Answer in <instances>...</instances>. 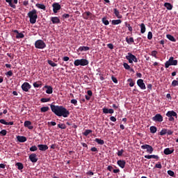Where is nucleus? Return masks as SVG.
Here are the masks:
<instances>
[{
	"instance_id": "nucleus-50",
	"label": "nucleus",
	"mask_w": 178,
	"mask_h": 178,
	"mask_svg": "<svg viewBox=\"0 0 178 178\" xmlns=\"http://www.w3.org/2000/svg\"><path fill=\"white\" fill-rule=\"evenodd\" d=\"M123 152H124V150L123 149H122L121 150H118L117 155L118 156H122V155H123Z\"/></svg>"
},
{
	"instance_id": "nucleus-53",
	"label": "nucleus",
	"mask_w": 178,
	"mask_h": 178,
	"mask_svg": "<svg viewBox=\"0 0 178 178\" xmlns=\"http://www.w3.org/2000/svg\"><path fill=\"white\" fill-rule=\"evenodd\" d=\"M172 87H176V86H178V81H177V80L172 81Z\"/></svg>"
},
{
	"instance_id": "nucleus-32",
	"label": "nucleus",
	"mask_w": 178,
	"mask_h": 178,
	"mask_svg": "<svg viewBox=\"0 0 178 178\" xmlns=\"http://www.w3.org/2000/svg\"><path fill=\"white\" fill-rule=\"evenodd\" d=\"M149 130H150V133H152V134H155V133L157 131L158 129L155 126H152V127H150Z\"/></svg>"
},
{
	"instance_id": "nucleus-26",
	"label": "nucleus",
	"mask_w": 178,
	"mask_h": 178,
	"mask_svg": "<svg viewBox=\"0 0 178 178\" xmlns=\"http://www.w3.org/2000/svg\"><path fill=\"white\" fill-rule=\"evenodd\" d=\"M164 6L168 10H172L173 9V6L170 3H165Z\"/></svg>"
},
{
	"instance_id": "nucleus-27",
	"label": "nucleus",
	"mask_w": 178,
	"mask_h": 178,
	"mask_svg": "<svg viewBox=\"0 0 178 178\" xmlns=\"http://www.w3.org/2000/svg\"><path fill=\"white\" fill-rule=\"evenodd\" d=\"M126 42H127V44H129V45H131V44L134 43V38H129V37H127Z\"/></svg>"
},
{
	"instance_id": "nucleus-63",
	"label": "nucleus",
	"mask_w": 178,
	"mask_h": 178,
	"mask_svg": "<svg viewBox=\"0 0 178 178\" xmlns=\"http://www.w3.org/2000/svg\"><path fill=\"white\" fill-rule=\"evenodd\" d=\"M104 113H108V109L106 108H103L102 109Z\"/></svg>"
},
{
	"instance_id": "nucleus-21",
	"label": "nucleus",
	"mask_w": 178,
	"mask_h": 178,
	"mask_svg": "<svg viewBox=\"0 0 178 178\" xmlns=\"http://www.w3.org/2000/svg\"><path fill=\"white\" fill-rule=\"evenodd\" d=\"M114 15L118 17V19H122V16L120 15V12H119V10L118 8L113 9Z\"/></svg>"
},
{
	"instance_id": "nucleus-41",
	"label": "nucleus",
	"mask_w": 178,
	"mask_h": 178,
	"mask_svg": "<svg viewBox=\"0 0 178 178\" xmlns=\"http://www.w3.org/2000/svg\"><path fill=\"white\" fill-rule=\"evenodd\" d=\"M168 133V129H163L161 131H160V136H165V134H167Z\"/></svg>"
},
{
	"instance_id": "nucleus-35",
	"label": "nucleus",
	"mask_w": 178,
	"mask_h": 178,
	"mask_svg": "<svg viewBox=\"0 0 178 178\" xmlns=\"http://www.w3.org/2000/svg\"><path fill=\"white\" fill-rule=\"evenodd\" d=\"M47 63H49V65H50V66H51L52 67H55L58 66V64L55 63L51 60H48Z\"/></svg>"
},
{
	"instance_id": "nucleus-13",
	"label": "nucleus",
	"mask_w": 178,
	"mask_h": 178,
	"mask_svg": "<svg viewBox=\"0 0 178 178\" xmlns=\"http://www.w3.org/2000/svg\"><path fill=\"white\" fill-rule=\"evenodd\" d=\"M165 115L168 118L174 117V118H176V119H177V113L174 111H168Z\"/></svg>"
},
{
	"instance_id": "nucleus-6",
	"label": "nucleus",
	"mask_w": 178,
	"mask_h": 178,
	"mask_svg": "<svg viewBox=\"0 0 178 178\" xmlns=\"http://www.w3.org/2000/svg\"><path fill=\"white\" fill-rule=\"evenodd\" d=\"M35 47L38 49H43V48H45V43L44 41L38 40L35 42Z\"/></svg>"
},
{
	"instance_id": "nucleus-52",
	"label": "nucleus",
	"mask_w": 178,
	"mask_h": 178,
	"mask_svg": "<svg viewBox=\"0 0 178 178\" xmlns=\"http://www.w3.org/2000/svg\"><path fill=\"white\" fill-rule=\"evenodd\" d=\"M6 76H8L9 77H11V76H13V72L12 70H10L6 73Z\"/></svg>"
},
{
	"instance_id": "nucleus-23",
	"label": "nucleus",
	"mask_w": 178,
	"mask_h": 178,
	"mask_svg": "<svg viewBox=\"0 0 178 178\" xmlns=\"http://www.w3.org/2000/svg\"><path fill=\"white\" fill-rule=\"evenodd\" d=\"M145 158L146 159H151L153 158V159H159V156L158 155L152 154V155H145Z\"/></svg>"
},
{
	"instance_id": "nucleus-31",
	"label": "nucleus",
	"mask_w": 178,
	"mask_h": 178,
	"mask_svg": "<svg viewBox=\"0 0 178 178\" xmlns=\"http://www.w3.org/2000/svg\"><path fill=\"white\" fill-rule=\"evenodd\" d=\"M79 51H80V52H83V51H90V48L88 47L83 46L79 48Z\"/></svg>"
},
{
	"instance_id": "nucleus-16",
	"label": "nucleus",
	"mask_w": 178,
	"mask_h": 178,
	"mask_svg": "<svg viewBox=\"0 0 178 178\" xmlns=\"http://www.w3.org/2000/svg\"><path fill=\"white\" fill-rule=\"evenodd\" d=\"M51 22H52L53 24H59L60 19L58 17H51Z\"/></svg>"
},
{
	"instance_id": "nucleus-11",
	"label": "nucleus",
	"mask_w": 178,
	"mask_h": 178,
	"mask_svg": "<svg viewBox=\"0 0 178 178\" xmlns=\"http://www.w3.org/2000/svg\"><path fill=\"white\" fill-rule=\"evenodd\" d=\"M54 13H58V10H60L61 6L59 3H54L52 4Z\"/></svg>"
},
{
	"instance_id": "nucleus-42",
	"label": "nucleus",
	"mask_w": 178,
	"mask_h": 178,
	"mask_svg": "<svg viewBox=\"0 0 178 178\" xmlns=\"http://www.w3.org/2000/svg\"><path fill=\"white\" fill-rule=\"evenodd\" d=\"M156 55H158V51L154 50L151 52V56H154V58H155L156 59L158 58V57L156 56Z\"/></svg>"
},
{
	"instance_id": "nucleus-44",
	"label": "nucleus",
	"mask_w": 178,
	"mask_h": 178,
	"mask_svg": "<svg viewBox=\"0 0 178 178\" xmlns=\"http://www.w3.org/2000/svg\"><path fill=\"white\" fill-rule=\"evenodd\" d=\"M8 134V131L6 129H3L0 131V136H5Z\"/></svg>"
},
{
	"instance_id": "nucleus-2",
	"label": "nucleus",
	"mask_w": 178,
	"mask_h": 178,
	"mask_svg": "<svg viewBox=\"0 0 178 178\" xmlns=\"http://www.w3.org/2000/svg\"><path fill=\"white\" fill-rule=\"evenodd\" d=\"M28 16L30 19V23H31V24H35L38 17V15H37V10L35 9H33L31 11H29L28 13Z\"/></svg>"
},
{
	"instance_id": "nucleus-18",
	"label": "nucleus",
	"mask_w": 178,
	"mask_h": 178,
	"mask_svg": "<svg viewBox=\"0 0 178 178\" xmlns=\"http://www.w3.org/2000/svg\"><path fill=\"white\" fill-rule=\"evenodd\" d=\"M165 155H170V154H173L175 152V149H171L169 147H167L163 151Z\"/></svg>"
},
{
	"instance_id": "nucleus-54",
	"label": "nucleus",
	"mask_w": 178,
	"mask_h": 178,
	"mask_svg": "<svg viewBox=\"0 0 178 178\" xmlns=\"http://www.w3.org/2000/svg\"><path fill=\"white\" fill-rule=\"evenodd\" d=\"M38 148L37 146L34 145L30 147V151L34 152V151H37Z\"/></svg>"
},
{
	"instance_id": "nucleus-56",
	"label": "nucleus",
	"mask_w": 178,
	"mask_h": 178,
	"mask_svg": "<svg viewBox=\"0 0 178 178\" xmlns=\"http://www.w3.org/2000/svg\"><path fill=\"white\" fill-rule=\"evenodd\" d=\"M0 123H1V124H5L6 126H7L8 124V122H6V120H5L4 119H1Z\"/></svg>"
},
{
	"instance_id": "nucleus-19",
	"label": "nucleus",
	"mask_w": 178,
	"mask_h": 178,
	"mask_svg": "<svg viewBox=\"0 0 178 178\" xmlns=\"http://www.w3.org/2000/svg\"><path fill=\"white\" fill-rule=\"evenodd\" d=\"M45 90L47 94H52L54 92V88L51 86H45Z\"/></svg>"
},
{
	"instance_id": "nucleus-7",
	"label": "nucleus",
	"mask_w": 178,
	"mask_h": 178,
	"mask_svg": "<svg viewBox=\"0 0 178 178\" xmlns=\"http://www.w3.org/2000/svg\"><path fill=\"white\" fill-rule=\"evenodd\" d=\"M83 19H85L86 20H88V19H90L91 20H92L94 19V17H95V16L92 15V13H91V12L90 11H86L83 13Z\"/></svg>"
},
{
	"instance_id": "nucleus-14",
	"label": "nucleus",
	"mask_w": 178,
	"mask_h": 178,
	"mask_svg": "<svg viewBox=\"0 0 178 178\" xmlns=\"http://www.w3.org/2000/svg\"><path fill=\"white\" fill-rule=\"evenodd\" d=\"M117 165H118L121 169H124V166H126V161L124 160H118L117 161Z\"/></svg>"
},
{
	"instance_id": "nucleus-20",
	"label": "nucleus",
	"mask_w": 178,
	"mask_h": 178,
	"mask_svg": "<svg viewBox=\"0 0 178 178\" xmlns=\"http://www.w3.org/2000/svg\"><path fill=\"white\" fill-rule=\"evenodd\" d=\"M17 140L19 143H26V141H27V138H26V136H17Z\"/></svg>"
},
{
	"instance_id": "nucleus-24",
	"label": "nucleus",
	"mask_w": 178,
	"mask_h": 178,
	"mask_svg": "<svg viewBox=\"0 0 178 178\" xmlns=\"http://www.w3.org/2000/svg\"><path fill=\"white\" fill-rule=\"evenodd\" d=\"M87 94H88V95H86V96H85V98H86V99L87 100V101H90V97H92V91H91V90H88L87 91Z\"/></svg>"
},
{
	"instance_id": "nucleus-28",
	"label": "nucleus",
	"mask_w": 178,
	"mask_h": 178,
	"mask_svg": "<svg viewBox=\"0 0 178 178\" xmlns=\"http://www.w3.org/2000/svg\"><path fill=\"white\" fill-rule=\"evenodd\" d=\"M140 33L141 34H144V33H145V24L144 23H142L140 24Z\"/></svg>"
},
{
	"instance_id": "nucleus-60",
	"label": "nucleus",
	"mask_w": 178,
	"mask_h": 178,
	"mask_svg": "<svg viewBox=\"0 0 178 178\" xmlns=\"http://www.w3.org/2000/svg\"><path fill=\"white\" fill-rule=\"evenodd\" d=\"M8 3H9V6H10V8H13V9H16V5L13 4V3H12V1Z\"/></svg>"
},
{
	"instance_id": "nucleus-39",
	"label": "nucleus",
	"mask_w": 178,
	"mask_h": 178,
	"mask_svg": "<svg viewBox=\"0 0 178 178\" xmlns=\"http://www.w3.org/2000/svg\"><path fill=\"white\" fill-rule=\"evenodd\" d=\"M35 6H36L37 8H38L39 9H43V10H45V5H44V4L37 3V4L35 5Z\"/></svg>"
},
{
	"instance_id": "nucleus-12",
	"label": "nucleus",
	"mask_w": 178,
	"mask_h": 178,
	"mask_svg": "<svg viewBox=\"0 0 178 178\" xmlns=\"http://www.w3.org/2000/svg\"><path fill=\"white\" fill-rule=\"evenodd\" d=\"M137 84L141 90H145L147 88V87L145 86V83H144V80L143 79H138L137 81Z\"/></svg>"
},
{
	"instance_id": "nucleus-33",
	"label": "nucleus",
	"mask_w": 178,
	"mask_h": 178,
	"mask_svg": "<svg viewBox=\"0 0 178 178\" xmlns=\"http://www.w3.org/2000/svg\"><path fill=\"white\" fill-rule=\"evenodd\" d=\"M124 25H125L126 27H127L129 31H130L131 33L133 32V27H131L130 24H129L127 22H125Z\"/></svg>"
},
{
	"instance_id": "nucleus-59",
	"label": "nucleus",
	"mask_w": 178,
	"mask_h": 178,
	"mask_svg": "<svg viewBox=\"0 0 178 178\" xmlns=\"http://www.w3.org/2000/svg\"><path fill=\"white\" fill-rule=\"evenodd\" d=\"M63 19H69L70 17V15L69 14H63Z\"/></svg>"
},
{
	"instance_id": "nucleus-30",
	"label": "nucleus",
	"mask_w": 178,
	"mask_h": 178,
	"mask_svg": "<svg viewBox=\"0 0 178 178\" xmlns=\"http://www.w3.org/2000/svg\"><path fill=\"white\" fill-rule=\"evenodd\" d=\"M112 24H113V26H116L118 24H120V23H122V20L121 19H113L111 21Z\"/></svg>"
},
{
	"instance_id": "nucleus-1",
	"label": "nucleus",
	"mask_w": 178,
	"mask_h": 178,
	"mask_svg": "<svg viewBox=\"0 0 178 178\" xmlns=\"http://www.w3.org/2000/svg\"><path fill=\"white\" fill-rule=\"evenodd\" d=\"M51 111L56 115V116H63V118H67L70 113L69 110L63 107V106H55L51 104Z\"/></svg>"
},
{
	"instance_id": "nucleus-64",
	"label": "nucleus",
	"mask_w": 178,
	"mask_h": 178,
	"mask_svg": "<svg viewBox=\"0 0 178 178\" xmlns=\"http://www.w3.org/2000/svg\"><path fill=\"white\" fill-rule=\"evenodd\" d=\"M110 120H111V122H116V118H115V117H113V116H111V117L110 118Z\"/></svg>"
},
{
	"instance_id": "nucleus-48",
	"label": "nucleus",
	"mask_w": 178,
	"mask_h": 178,
	"mask_svg": "<svg viewBox=\"0 0 178 178\" xmlns=\"http://www.w3.org/2000/svg\"><path fill=\"white\" fill-rule=\"evenodd\" d=\"M58 127H59V129H66V125L65 124H58Z\"/></svg>"
},
{
	"instance_id": "nucleus-43",
	"label": "nucleus",
	"mask_w": 178,
	"mask_h": 178,
	"mask_svg": "<svg viewBox=\"0 0 178 178\" xmlns=\"http://www.w3.org/2000/svg\"><path fill=\"white\" fill-rule=\"evenodd\" d=\"M33 87H35V88H38V87H41V82L38 81L33 83Z\"/></svg>"
},
{
	"instance_id": "nucleus-62",
	"label": "nucleus",
	"mask_w": 178,
	"mask_h": 178,
	"mask_svg": "<svg viewBox=\"0 0 178 178\" xmlns=\"http://www.w3.org/2000/svg\"><path fill=\"white\" fill-rule=\"evenodd\" d=\"M167 134L168 136H172V134H173V131L167 129Z\"/></svg>"
},
{
	"instance_id": "nucleus-45",
	"label": "nucleus",
	"mask_w": 178,
	"mask_h": 178,
	"mask_svg": "<svg viewBox=\"0 0 178 178\" xmlns=\"http://www.w3.org/2000/svg\"><path fill=\"white\" fill-rule=\"evenodd\" d=\"M167 173L169 175V176H171V177H175V172L172 170H168Z\"/></svg>"
},
{
	"instance_id": "nucleus-25",
	"label": "nucleus",
	"mask_w": 178,
	"mask_h": 178,
	"mask_svg": "<svg viewBox=\"0 0 178 178\" xmlns=\"http://www.w3.org/2000/svg\"><path fill=\"white\" fill-rule=\"evenodd\" d=\"M166 38L170 41H172V42H176V38H175V37L173 35H172L170 34H168V35H166Z\"/></svg>"
},
{
	"instance_id": "nucleus-34",
	"label": "nucleus",
	"mask_w": 178,
	"mask_h": 178,
	"mask_svg": "<svg viewBox=\"0 0 178 178\" xmlns=\"http://www.w3.org/2000/svg\"><path fill=\"white\" fill-rule=\"evenodd\" d=\"M127 82L129 83V87H134V84H136V82L132 79H128Z\"/></svg>"
},
{
	"instance_id": "nucleus-4",
	"label": "nucleus",
	"mask_w": 178,
	"mask_h": 178,
	"mask_svg": "<svg viewBox=\"0 0 178 178\" xmlns=\"http://www.w3.org/2000/svg\"><path fill=\"white\" fill-rule=\"evenodd\" d=\"M89 62L86 58L76 59L74 62V66H87Z\"/></svg>"
},
{
	"instance_id": "nucleus-51",
	"label": "nucleus",
	"mask_w": 178,
	"mask_h": 178,
	"mask_svg": "<svg viewBox=\"0 0 178 178\" xmlns=\"http://www.w3.org/2000/svg\"><path fill=\"white\" fill-rule=\"evenodd\" d=\"M111 80L113 81V83H115V84H118V79L113 75L111 76Z\"/></svg>"
},
{
	"instance_id": "nucleus-10",
	"label": "nucleus",
	"mask_w": 178,
	"mask_h": 178,
	"mask_svg": "<svg viewBox=\"0 0 178 178\" xmlns=\"http://www.w3.org/2000/svg\"><path fill=\"white\" fill-rule=\"evenodd\" d=\"M22 89L25 91V92H29V90H30V88H31V85H30V83H29V82H24L22 85Z\"/></svg>"
},
{
	"instance_id": "nucleus-37",
	"label": "nucleus",
	"mask_w": 178,
	"mask_h": 178,
	"mask_svg": "<svg viewBox=\"0 0 178 178\" xmlns=\"http://www.w3.org/2000/svg\"><path fill=\"white\" fill-rule=\"evenodd\" d=\"M16 166H17V169L19 170H22L23 168H24V166L23 165V163H17Z\"/></svg>"
},
{
	"instance_id": "nucleus-5",
	"label": "nucleus",
	"mask_w": 178,
	"mask_h": 178,
	"mask_svg": "<svg viewBox=\"0 0 178 178\" xmlns=\"http://www.w3.org/2000/svg\"><path fill=\"white\" fill-rule=\"evenodd\" d=\"M126 59L129 61V63H133V62L137 63L138 62L137 57L131 53H128V55L126 56Z\"/></svg>"
},
{
	"instance_id": "nucleus-47",
	"label": "nucleus",
	"mask_w": 178,
	"mask_h": 178,
	"mask_svg": "<svg viewBox=\"0 0 178 178\" xmlns=\"http://www.w3.org/2000/svg\"><path fill=\"white\" fill-rule=\"evenodd\" d=\"M123 66L124 69H126V70H130V65H129V64H127V63H124Z\"/></svg>"
},
{
	"instance_id": "nucleus-17",
	"label": "nucleus",
	"mask_w": 178,
	"mask_h": 178,
	"mask_svg": "<svg viewBox=\"0 0 178 178\" xmlns=\"http://www.w3.org/2000/svg\"><path fill=\"white\" fill-rule=\"evenodd\" d=\"M24 127H27L29 130H33L34 127L31 126V122L29 120H26L24 123Z\"/></svg>"
},
{
	"instance_id": "nucleus-46",
	"label": "nucleus",
	"mask_w": 178,
	"mask_h": 178,
	"mask_svg": "<svg viewBox=\"0 0 178 178\" xmlns=\"http://www.w3.org/2000/svg\"><path fill=\"white\" fill-rule=\"evenodd\" d=\"M154 168H157V169H162V164L161 163V162H158Z\"/></svg>"
},
{
	"instance_id": "nucleus-61",
	"label": "nucleus",
	"mask_w": 178,
	"mask_h": 178,
	"mask_svg": "<svg viewBox=\"0 0 178 178\" xmlns=\"http://www.w3.org/2000/svg\"><path fill=\"white\" fill-rule=\"evenodd\" d=\"M108 48L110 49H113V44L112 43H109L107 44Z\"/></svg>"
},
{
	"instance_id": "nucleus-58",
	"label": "nucleus",
	"mask_w": 178,
	"mask_h": 178,
	"mask_svg": "<svg viewBox=\"0 0 178 178\" xmlns=\"http://www.w3.org/2000/svg\"><path fill=\"white\" fill-rule=\"evenodd\" d=\"M90 151H92V152H98V149L95 147H91Z\"/></svg>"
},
{
	"instance_id": "nucleus-15",
	"label": "nucleus",
	"mask_w": 178,
	"mask_h": 178,
	"mask_svg": "<svg viewBox=\"0 0 178 178\" xmlns=\"http://www.w3.org/2000/svg\"><path fill=\"white\" fill-rule=\"evenodd\" d=\"M29 159H30L31 162H33V163H35V162H37V161H38V159H37L36 154H31L29 156Z\"/></svg>"
},
{
	"instance_id": "nucleus-9",
	"label": "nucleus",
	"mask_w": 178,
	"mask_h": 178,
	"mask_svg": "<svg viewBox=\"0 0 178 178\" xmlns=\"http://www.w3.org/2000/svg\"><path fill=\"white\" fill-rule=\"evenodd\" d=\"M152 120L153 122H159V123H161V122H163V117L161 114H156Z\"/></svg>"
},
{
	"instance_id": "nucleus-57",
	"label": "nucleus",
	"mask_w": 178,
	"mask_h": 178,
	"mask_svg": "<svg viewBox=\"0 0 178 178\" xmlns=\"http://www.w3.org/2000/svg\"><path fill=\"white\" fill-rule=\"evenodd\" d=\"M48 126H56V122H47Z\"/></svg>"
},
{
	"instance_id": "nucleus-8",
	"label": "nucleus",
	"mask_w": 178,
	"mask_h": 178,
	"mask_svg": "<svg viewBox=\"0 0 178 178\" xmlns=\"http://www.w3.org/2000/svg\"><path fill=\"white\" fill-rule=\"evenodd\" d=\"M140 148L142 149H147V154H152V152H154V147L149 145H143Z\"/></svg>"
},
{
	"instance_id": "nucleus-49",
	"label": "nucleus",
	"mask_w": 178,
	"mask_h": 178,
	"mask_svg": "<svg viewBox=\"0 0 178 178\" xmlns=\"http://www.w3.org/2000/svg\"><path fill=\"white\" fill-rule=\"evenodd\" d=\"M71 104H73V105H74V106H77V100L75 99H72L70 101Z\"/></svg>"
},
{
	"instance_id": "nucleus-40",
	"label": "nucleus",
	"mask_w": 178,
	"mask_h": 178,
	"mask_svg": "<svg viewBox=\"0 0 178 178\" xmlns=\"http://www.w3.org/2000/svg\"><path fill=\"white\" fill-rule=\"evenodd\" d=\"M38 148H39L40 151H45V145H38Z\"/></svg>"
},
{
	"instance_id": "nucleus-36",
	"label": "nucleus",
	"mask_w": 178,
	"mask_h": 178,
	"mask_svg": "<svg viewBox=\"0 0 178 178\" xmlns=\"http://www.w3.org/2000/svg\"><path fill=\"white\" fill-rule=\"evenodd\" d=\"M91 133H92V130L86 129V131L83 133V136H86V137H87V136H88V134H91Z\"/></svg>"
},
{
	"instance_id": "nucleus-38",
	"label": "nucleus",
	"mask_w": 178,
	"mask_h": 178,
	"mask_svg": "<svg viewBox=\"0 0 178 178\" xmlns=\"http://www.w3.org/2000/svg\"><path fill=\"white\" fill-rule=\"evenodd\" d=\"M102 21L103 24H104L105 26L109 25V21L108 19H106V17H103Z\"/></svg>"
},
{
	"instance_id": "nucleus-55",
	"label": "nucleus",
	"mask_w": 178,
	"mask_h": 178,
	"mask_svg": "<svg viewBox=\"0 0 178 178\" xmlns=\"http://www.w3.org/2000/svg\"><path fill=\"white\" fill-rule=\"evenodd\" d=\"M147 40H152V32L151 31L148 32Z\"/></svg>"
},
{
	"instance_id": "nucleus-29",
	"label": "nucleus",
	"mask_w": 178,
	"mask_h": 178,
	"mask_svg": "<svg viewBox=\"0 0 178 178\" xmlns=\"http://www.w3.org/2000/svg\"><path fill=\"white\" fill-rule=\"evenodd\" d=\"M95 141L97 143V144H99V145H104L105 144V141L102 139L95 138Z\"/></svg>"
},
{
	"instance_id": "nucleus-3",
	"label": "nucleus",
	"mask_w": 178,
	"mask_h": 178,
	"mask_svg": "<svg viewBox=\"0 0 178 178\" xmlns=\"http://www.w3.org/2000/svg\"><path fill=\"white\" fill-rule=\"evenodd\" d=\"M170 66H177V60H175L173 56L170 57L168 60L165 63V69H168Z\"/></svg>"
},
{
	"instance_id": "nucleus-22",
	"label": "nucleus",
	"mask_w": 178,
	"mask_h": 178,
	"mask_svg": "<svg viewBox=\"0 0 178 178\" xmlns=\"http://www.w3.org/2000/svg\"><path fill=\"white\" fill-rule=\"evenodd\" d=\"M13 33H15L17 34L16 38H24V35L22 33H19V31L14 30Z\"/></svg>"
}]
</instances>
